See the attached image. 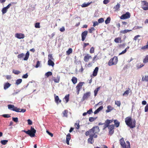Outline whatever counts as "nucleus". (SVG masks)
<instances>
[{
    "label": "nucleus",
    "instance_id": "1",
    "mask_svg": "<svg viewBox=\"0 0 148 148\" xmlns=\"http://www.w3.org/2000/svg\"><path fill=\"white\" fill-rule=\"evenodd\" d=\"M126 125L130 128H133L136 127V121L135 119L133 120L131 116H128L125 119Z\"/></svg>",
    "mask_w": 148,
    "mask_h": 148
},
{
    "label": "nucleus",
    "instance_id": "2",
    "mask_svg": "<svg viewBox=\"0 0 148 148\" xmlns=\"http://www.w3.org/2000/svg\"><path fill=\"white\" fill-rule=\"evenodd\" d=\"M8 108L9 109L16 112H22L23 113L25 112L26 111L25 109H20L18 108L17 107H15L14 105L9 104L8 105Z\"/></svg>",
    "mask_w": 148,
    "mask_h": 148
},
{
    "label": "nucleus",
    "instance_id": "3",
    "mask_svg": "<svg viewBox=\"0 0 148 148\" xmlns=\"http://www.w3.org/2000/svg\"><path fill=\"white\" fill-rule=\"evenodd\" d=\"M8 108L9 109L16 112H22L23 113L25 112L26 111L25 109H20L18 108L17 107H15L14 105L9 104L8 105Z\"/></svg>",
    "mask_w": 148,
    "mask_h": 148
},
{
    "label": "nucleus",
    "instance_id": "4",
    "mask_svg": "<svg viewBox=\"0 0 148 148\" xmlns=\"http://www.w3.org/2000/svg\"><path fill=\"white\" fill-rule=\"evenodd\" d=\"M120 143L122 148H131L130 142L128 141L125 142L123 138L120 139Z\"/></svg>",
    "mask_w": 148,
    "mask_h": 148
},
{
    "label": "nucleus",
    "instance_id": "5",
    "mask_svg": "<svg viewBox=\"0 0 148 148\" xmlns=\"http://www.w3.org/2000/svg\"><path fill=\"white\" fill-rule=\"evenodd\" d=\"M22 132L25 133L29 135L31 137H34L35 136L36 131L34 128L31 126L30 130H28L27 131H26L25 130H22Z\"/></svg>",
    "mask_w": 148,
    "mask_h": 148
},
{
    "label": "nucleus",
    "instance_id": "6",
    "mask_svg": "<svg viewBox=\"0 0 148 148\" xmlns=\"http://www.w3.org/2000/svg\"><path fill=\"white\" fill-rule=\"evenodd\" d=\"M118 62V58L116 56H114L111 58L108 61V64L109 66H111L116 65Z\"/></svg>",
    "mask_w": 148,
    "mask_h": 148
},
{
    "label": "nucleus",
    "instance_id": "7",
    "mask_svg": "<svg viewBox=\"0 0 148 148\" xmlns=\"http://www.w3.org/2000/svg\"><path fill=\"white\" fill-rule=\"evenodd\" d=\"M29 54L28 51H27L26 53L25 56L24 58L25 55L23 53H21L18 55L17 57L18 58L20 59V60L23 59V60H27L29 57Z\"/></svg>",
    "mask_w": 148,
    "mask_h": 148
},
{
    "label": "nucleus",
    "instance_id": "8",
    "mask_svg": "<svg viewBox=\"0 0 148 148\" xmlns=\"http://www.w3.org/2000/svg\"><path fill=\"white\" fill-rule=\"evenodd\" d=\"M141 8L144 10H148V2L146 1H141Z\"/></svg>",
    "mask_w": 148,
    "mask_h": 148
},
{
    "label": "nucleus",
    "instance_id": "9",
    "mask_svg": "<svg viewBox=\"0 0 148 148\" xmlns=\"http://www.w3.org/2000/svg\"><path fill=\"white\" fill-rule=\"evenodd\" d=\"M100 131V129L99 126H95L92 129H90V132H91L92 134H98Z\"/></svg>",
    "mask_w": 148,
    "mask_h": 148
},
{
    "label": "nucleus",
    "instance_id": "10",
    "mask_svg": "<svg viewBox=\"0 0 148 148\" xmlns=\"http://www.w3.org/2000/svg\"><path fill=\"white\" fill-rule=\"evenodd\" d=\"M84 83V82H80L77 85L76 88L77 95L79 94V91L82 88V86Z\"/></svg>",
    "mask_w": 148,
    "mask_h": 148
},
{
    "label": "nucleus",
    "instance_id": "11",
    "mask_svg": "<svg viewBox=\"0 0 148 148\" xmlns=\"http://www.w3.org/2000/svg\"><path fill=\"white\" fill-rule=\"evenodd\" d=\"M130 16V14L129 12H127L125 14L122 15L120 17V18L121 19H125L129 18Z\"/></svg>",
    "mask_w": 148,
    "mask_h": 148
},
{
    "label": "nucleus",
    "instance_id": "12",
    "mask_svg": "<svg viewBox=\"0 0 148 148\" xmlns=\"http://www.w3.org/2000/svg\"><path fill=\"white\" fill-rule=\"evenodd\" d=\"M114 125H110L108 127L109 134L110 135H112L114 132Z\"/></svg>",
    "mask_w": 148,
    "mask_h": 148
},
{
    "label": "nucleus",
    "instance_id": "13",
    "mask_svg": "<svg viewBox=\"0 0 148 148\" xmlns=\"http://www.w3.org/2000/svg\"><path fill=\"white\" fill-rule=\"evenodd\" d=\"M88 33V32L87 31H85L82 33L81 34L82 40V41H84L85 40L87 35Z\"/></svg>",
    "mask_w": 148,
    "mask_h": 148
},
{
    "label": "nucleus",
    "instance_id": "14",
    "mask_svg": "<svg viewBox=\"0 0 148 148\" xmlns=\"http://www.w3.org/2000/svg\"><path fill=\"white\" fill-rule=\"evenodd\" d=\"M91 93L90 92H87L84 94L82 97V100L84 101L85 99H87L90 96Z\"/></svg>",
    "mask_w": 148,
    "mask_h": 148
},
{
    "label": "nucleus",
    "instance_id": "15",
    "mask_svg": "<svg viewBox=\"0 0 148 148\" xmlns=\"http://www.w3.org/2000/svg\"><path fill=\"white\" fill-rule=\"evenodd\" d=\"M15 36L16 37L19 39H23L25 37L24 35L21 33H16L15 34Z\"/></svg>",
    "mask_w": 148,
    "mask_h": 148
},
{
    "label": "nucleus",
    "instance_id": "16",
    "mask_svg": "<svg viewBox=\"0 0 148 148\" xmlns=\"http://www.w3.org/2000/svg\"><path fill=\"white\" fill-rule=\"evenodd\" d=\"M54 96L55 97V101L56 103L58 104L59 103H61V101L60 99H59V97L58 96H57L56 94H54Z\"/></svg>",
    "mask_w": 148,
    "mask_h": 148
},
{
    "label": "nucleus",
    "instance_id": "17",
    "mask_svg": "<svg viewBox=\"0 0 148 148\" xmlns=\"http://www.w3.org/2000/svg\"><path fill=\"white\" fill-rule=\"evenodd\" d=\"M91 58V56L89 54H87L84 57V60L85 62H88L89 61V59Z\"/></svg>",
    "mask_w": 148,
    "mask_h": 148
},
{
    "label": "nucleus",
    "instance_id": "18",
    "mask_svg": "<svg viewBox=\"0 0 148 148\" xmlns=\"http://www.w3.org/2000/svg\"><path fill=\"white\" fill-rule=\"evenodd\" d=\"M71 134H68L66 136V143L68 145L69 144V140L71 139Z\"/></svg>",
    "mask_w": 148,
    "mask_h": 148
},
{
    "label": "nucleus",
    "instance_id": "19",
    "mask_svg": "<svg viewBox=\"0 0 148 148\" xmlns=\"http://www.w3.org/2000/svg\"><path fill=\"white\" fill-rule=\"evenodd\" d=\"M68 111L67 110H65L62 112V116L67 118L68 117Z\"/></svg>",
    "mask_w": 148,
    "mask_h": 148
},
{
    "label": "nucleus",
    "instance_id": "20",
    "mask_svg": "<svg viewBox=\"0 0 148 148\" xmlns=\"http://www.w3.org/2000/svg\"><path fill=\"white\" fill-rule=\"evenodd\" d=\"M98 70L99 68L98 67H96L95 68V69L94 70V71L93 72V73L92 74L93 76L95 77L97 75L98 71Z\"/></svg>",
    "mask_w": 148,
    "mask_h": 148
},
{
    "label": "nucleus",
    "instance_id": "21",
    "mask_svg": "<svg viewBox=\"0 0 148 148\" xmlns=\"http://www.w3.org/2000/svg\"><path fill=\"white\" fill-rule=\"evenodd\" d=\"M53 79L55 82L59 83L60 80V77L58 75L56 77H53Z\"/></svg>",
    "mask_w": 148,
    "mask_h": 148
},
{
    "label": "nucleus",
    "instance_id": "22",
    "mask_svg": "<svg viewBox=\"0 0 148 148\" xmlns=\"http://www.w3.org/2000/svg\"><path fill=\"white\" fill-rule=\"evenodd\" d=\"M11 84L8 82H6L4 84V89L5 90H6L8 88H9Z\"/></svg>",
    "mask_w": 148,
    "mask_h": 148
},
{
    "label": "nucleus",
    "instance_id": "23",
    "mask_svg": "<svg viewBox=\"0 0 148 148\" xmlns=\"http://www.w3.org/2000/svg\"><path fill=\"white\" fill-rule=\"evenodd\" d=\"M121 38L120 37L116 38L114 40V41L116 43H121Z\"/></svg>",
    "mask_w": 148,
    "mask_h": 148
},
{
    "label": "nucleus",
    "instance_id": "24",
    "mask_svg": "<svg viewBox=\"0 0 148 148\" xmlns=\"http://www.w3.org/2000/svg\"><path fill=\"white\" fill-rule=\"evenodd\" d=\"M90 138L88 139V143L90 144H92L94 143L93 138L90 135Z\"/></svg>",
    "mask_w": 148,
    "mask_h": 148
},
{
    "label": "nucleus",
    "instance_id": "25",
    "mask_svg": "<svg viewBox=\"0 0 148 148\" xmlns=\"http://www.w3.org/2000/svg\"><path fill=\"white\" fill-rule=\"evenodd\" d=\"M113 109V108H112L110 105L108 106H107V109L106 112L107 113H108L110 112Z\"/></svg>",
    "mask_w": 148,
    "mask_h": 148
},
{
    "label": "nucleus",
    "instance_id": "26",
    "mask_svg": "<svg viewBox=\"0 0 148 148\" xmlns=\"http://www.w3.org/2000/svg\"><path fill=\"white\" fill-rule=\"evenodd\" d=\"M48 64L49 65L51 66H53L55 64L54 62L51 60H48Z\"/></svg>",
    "mask_w": 148,
    "mask_h": 148
},
{
    "label": "nucleus",
    "instance_id": "27",
    "mask_svg": "<svg viewBox=\"0 0 148 148\" xmlns=\"http://www.w3.org/2000/svg\"><path fill=\"white\" fill-rule=\"evenodd\" d=\"M142 81H143L148 82V75L143 76L142 77Z\"/></svg>",
    "mask_w": 148,
    "mask_h": 148
},
{
    "label": "nucleus",
    "instance_id": "28",
    "mask_svg": "<svg viewBox=\"0 0 148 148\" xmlns=\"http://www.w3.org/2000/svg\"><path fill=\"white\" fill-rule=\"evenodd\" d=\"M120 4L119 3H118L114 7L113 9L115 11H118L120 8Z\"/></svg>",
    "mask_w": 148,
    "mask_h": 148
},
{
    "label": "nucleus",
    "instance_id": "29",
    "mask_svg": "<svg viewBox=\"0 0 148 148\" xmlns=\"http://www.w3.org/2000/svg\"><path fill=\"white\" fill-rule=\"evenodd\" d=\"M100 86L98 87V88L95 89V90H94V95L95 96H96L97 95V94L98 93V92L100 89Z\"/></svg>",
    "mask_w": 148,
    "mask_h": 148
},
{
    "label": "nucleus",
    "instance_id": "30",
    "mask_svg": "<svg viewBox=\"0 0 148 148\" xmlns=\"http://www.w3.org/2000/svg\"><path fill=\"white\" fill-rule=\"evenodd\" d=\"M128 90H126L124 92L123 94V96H127L128 94L130 93L129 90H130V89L129 88H128Z\"/></svg>",
    "mask_w": 148,
    "mask_h": 148
},
{
    "label": "nucleus",
    "instance_id": "31",
    "mask_svg": "<svg viewBox=\"0 0 148 148\" xmlns=\"http://www.w3.org/2000/svg\"><path fill=\"white\" fill-rule=\"evenodd\" d=\"M114 121L116 127H119L120 125L119 122L118 121L116 120H114Z\"/></svg>",
    "mask_w": 148,
    "mask_h": 148
},
{
    "label": "nucleus",
    "instance_id": "32",
    "mask_svg": "<svg viewBox=\"0 0 148 148\" xmlns=\"http://www.w3.org/2000/svg\"><path fill=\"white\" fill-rule=\"evenodd\" d=\"M72 81L74 84H75L77 82V79L75 77H73L71 79Z\"/></svg>",
    "mask_w": 148,
    "mask_h": 148
},
{
    "label": "nucleus",
    "instance_id": "33",
    "mask_svg": "<svg viewBox=\"0 0 148 148\" xmlns=\"http://www.w3.org/2000/svg\"><path fill=\"white\" fill-rule=\"evenodd\" d=\"M69 94H68V95H66L65 96V97H64V99H65L66 101V103H67L68 102V101H69Z\"/></svg>",
    "mask_w": 148,
    "mask_h": 148
},
{
    "label": "nucleus",
    "instance_id": "34",
    "mask_svg": "<svg viewBox=\"0 0 148 148\" xmlns=\"http://www.w3.org/2000/svg\"><path fill=\"white\" fill-rule=\"evenodd\" d=\"M103 125H104L103 126V130H105L106 128L107 127L108 128V127H109L110 126L107 123L105 122L104 123H103Z\"/></svg>",
    "mask_w": 148,
    "mask_h": 148
},
{
    "label": "nucleus",
    "instance_id": "35",
    "mask_svg": "<svg viewBox=\"0 0 148 148\" xmlns=\"http://www.w3.org/2000/svg\"><path fill=\"white\" fill-rule=\"evenodd\" d=\"M132 31V30H128V29H125L121 31L120 32V33L122 34H125V33H127L128 32H130L131 31Z\"/></svg>",
    "mask_w": 148,
    "mask_h": 148
},
{
    "label": "nucleus",
    "instance_id": "36",
    "mask_svg": "<svg viewBox=\"0 0 148 148\" xmlns=\"http://www.w3.org/2000/svg\"><path fill=\"white\" fill-rule=\"evenodd\" d=\"M143 62L144 63L148 62V55L146 56L143 60Z\"/></svg>",
    "mask_w": 148,
    "mask_h": 148
},
{
    "label": "nucleus",
    "instance_id": "37",
    "mask_svg": "<svg viewBox=\"0 0 148 148\" xmlns=\"http://www.w3.org/2000/svg\"><path fill=\"white\" fill-rule=\"evenodd\" d=\"M72 52V49L71 48H69L68 51H66V54L69 55Z\"/></svg>",
    "mask_w": 148,
    "mask_h": 148
},
{
    "label": "nucleus",
    "instance_id": "38",
    "mask_svg": "<svg viewBox=\"0 0 148 148\" xmlns=\"http://www.w3.org/2000/svg\"><path fill=\"white\" fill-rule=\"evenodd\" d=\"M22 82V79H17L16 82V85H18L21 83Z\"/></svg>",
    "mask_w": 148,
    "mask_h": 148
},
{
    "label": "nucleus",
    "instance_id": "39",
    "mask_svg": "<svg viewBox=\"0 0 148 148\" xmlns=\"http://www.w3.org/2000/svg\"><path fill=\"white\" fill-rule=\"evenodd\" d=\"M110 20H111V19H110V17H108L105 21V23L106 24H107L109 23L110 22Z\"/></svg>",
    "mask_w": 148,
    "mask_h": 148
},
{
    "label": "nucleus",
    "instance_id": "40",
    "mask_svg": "<svg viewBox=\"0 0 148 148\" xmlns=\"http://www.w3.org/2000/svg\"><path fill=\"white\" fill-rule=\"evenodd\" d=\"M97 118L96 117H90L89 118V120L90 122L94 121Z\"/></svg>",
    "mask_w": 148,
    "mask_h": 148
},
{
    "label": "nucleus",
    "instance_id": "41",
    "mask_svg": "<svg viewBox=\"0 0 148 148\" xmlns=\"http://www.w3.org/2000/svg\"><path fill=\"white\" fill-rule=\"evenodd\" d=\"M142 49L145 50L148 49V41L147 43V45L142 47L141 48Z\"/></svg>",
    "mask_w": 148,
    "mask_h": 148
},
{
    "label": "nucleus",
    "instance_id": "42",
    "mask_svg": "<svg viewBox=\"0 0 148 148\" xmlns=\"http://www.w3.org/2000/svg\"><path fill=\"white\" fill-rule=\"evenodd\" d=\"M52 73L51 72H48L46 73L45 74V75L47 77H48L49 76H51L52 75Z\"/></svg>",
    "mask_w": 148,
    "mask_h": 148
},
{
    "label": "nucleus",
    "instance_id": "43",
    "mask_svg": "<svg viewBox=\"0 0 148 148\" xmlns=\"http://www.w3.org/2000/svg\"><path fill=\"white\" fill-rule=\"evenodd\" d=\"M114 120L113 119L112 120H108L107 119L105 121V123H107L109 125L110 123H112Z\"/></svg>",
    "mask_w": 148,
    "mask_h": 148
},
{
    "label": "nucleus",
    "instance_id": "44",
    "mask_svg": "<svg viewBox=\"0 0 148 148\" xmlns=\"http://www.w3.org/2000/svg\"><path fill=\"white\" fill-rule=\"evenodd\" d=\"M115 104L118 106L120 107L121 105V102L120 101H115Z\"/></svg>",
    "mask_w": 148,
    "mask_h": 148
},
{
    "label": "nucleus",
    "instance_id": "45",
    "mask_svg": "<svg viewBox=\"0 0 148 148\" xmlns=\"http://www.w3.org/2000/svg\"><path fill=\"white\" fill-rule=\"evenodd\" d=\"M8 141V140H3L1 141V143L2 145H5L7 143Z\"/></svg>",
    "mask_w": 148,
    "mask_h": 148
},
{
    "label": "nucleus",
    "instance_id": "46",
    "mask_svg": "<svg viewBox=\"0 0 148 148\" xmlns=\"http://www.w3.org/2000/svg\"><path fill=\"white\" fill-rule=\"evenodd\" d=\"M7 11V8H5V7H4L3 8L2 10V14H3L5 13Z\"/></svg>",
    "mask_w": 148,
    "mask_h": 148
},
{
    "label": "nucleus",
    "instance_id": "47",
    "mask_svg": "<svg viewBox=\"0 0 148 148\" xmlns=\"http://www.w3.org/2000/svg\"><path fill=\"white\" fill-rule=\"evenodd\" d=\"M74 126L77 129H78L79 128L80 125L79 122L75 123L74 124Z\"/></svg>",
    "mask_w": 148,
    "mask_h": 148
},
{
    "label": "nucleus",
    "instance_id": "48",
    "mask_svg": "<svg viewBox=\"0 0 148 148\" xmlns=\"http://www.w3.org/2000/svg\"><path fill=\"white\" fill-rule=\"evenodd\" d=\"M13 73L15 74L18 75L20 73V72L18 70H14L12 71Z\"/></svg>",
    "mask_w": 148,
    "mask_h": 148
},
{
    "label": "nucleus",
    "instance_id": "49",
    "mask_svg": "<svg viewBox=\"0 0 148 148\" xmlns=\"http://www.w3.org/2000/svg\"><path fill=\"white\" fill-rule=\"evenodd\" d=\"M90 3H84L83 4H82V7H86L90 4Z\"/></svg>",
    "mask_w": 148,
    "mask_h": 148
},
{
    "label": "nucleus",
    "instance_id": "50",
    "mask_svg": "<svg viewBox=\"0 0 148 148\" xmlns=\"http://www.w3.org/2000/svg\"><path fill=\"white\" fill-rule=\"evenodd\" d=\"M142 28V26H135L134 27L133 29H132L133 30H136L137 29H140V28Z\"/></svg>",
    "mask_w": 148,
    "mask_h": 148
},
{
    "label": "nucleus",
    "instance_id": "51",
    "mask_svg": "<svg viewBox=\"0 0 148 148\" xmlns=\"http://www.w3.org/2000/svg\"><path fill=\"white\" fill-rule=\"evenodd\" d=\"M40 23H36L35 24V27L36 28H40Z\"/></svg>",
    "mask_w": 148,
    "mask_h": 148
},
{
    "label": "nucleus",
    "instance_id": "52",
    "mask_svg": "<svg viewBox=\"0 0 148 148\" xmlns=\"http://www.w3.org/2000/svg\"><path fill=\"white\" fill-rule=\"evenodd\" d=\"M125 45V44L124 43L119 45L118 47L120 48L122 47H124Z\"/></svg>",
    "mask_w": 148,
    "mask_h": 148
},
{
    "label": "nucleus",
    "instance_id": "53",
    "mask_svg": "<svg viewBox=\"0 0 148 148\" xmlns=\"http://www.w3.org/2000/svg\"><path fill=\"white\" fill-rule=\"evenodd\" d=\"M48 60H54V59L53 58L52 54H49L48 55Z\"/></svg>",
    "mask_w": 148,
    "mask_h": 148
},
{
    "label": "nucleus",
    "instance_id": "54",
    "mask_svg": "<svg viewBox=\"0 0 148 148\" xmlns=\"http://www.w3.org/2000/svg\"><path fill=\"white\" fill-rule=\"evenodd\" d=\"M88 30L89 32L91 33L93 31L95 30V29L94 27H92L90 29H89Z\"/></svg>",
    "mask_w": 148,
    "mask_h": 148
},
{
    "label": "nucleus",
    "instance_id": "55",
    "mask_svg": "<svg viewBox=\"0 0 148 148\" xmlns=\"http://www.w3.org/2000/svg\"><path fill=\"white\" fill-rule=\"evenodd\" d=\"M90 52L91 53H92L94 52V48L93 47L91 48L90 51Z\"/></svg>",
    "mask_w": 148,
    "mask_h": 148
},
{
    "label": "nucleus",
    "instance_id": "56",
    "mask_svg": "<svg viewBox=\"0 0 148 148\" xmlns=\"http://www.w3.org/2000/svg\"><path fill=\"white\" fill-rule=\"evenodd\" d=\"M89 134H92V132H90V130H89L88 131H87L85 133V135L86 136H88L89 135Z\"/></svg>",
    "mask_w": 148,
    "mask_h": 148
},
{
    "label": "nucleus",
    "instance_id": "57",
    "mask_svg": "<svg viewBox=\"0 0 148 148\" xmlns=\"http://www.w3.org/2000/svg\"><path fill=\"white\" fill-rule=\"evenodd\" d=\"M93 112L92 109V108L88 110L87 111V113L88 114H91Z\"/></svg>",
    "mask_w": 148,
    "mask_h": 148
},
{
    "label": "nucleus",
    "instance_id": "58",
    "mask_svg": "<svg viewBox=\"0 0 148 148\" xmlns=\"http://www.w3.org/2000/svg\"><path fill=\"white\" fill-rule=\"evenodd\" d=\"M104 21V19L103 18H101L99 19L98 20V21L99 23H102Z\"/></svg>",
    "mask_w": 148,
    "mask_h": 148
},
{
    "label": "nucleus",
    "instance_id": "59",
    "mask_svg": "<svg viewBox=\"0 0 148 148\" xmlns=\"http://www.w3.org/2000/svg\"><path fill=\"white\" fill-rule=\"evenodd\" d=\"M2 116L5 118H9L10 116L9 114H4L2 115Z\"/></svg>",
    "mask_w": 148,
    "mask_h": 148
},
{
    "label": "nucleus",
    "instance_id": "60",
    "mask_svg": "<svg viewBox=\"0 0 148 148\" xmlns=\"http://www.w3.org/2000/svg\"><path fill=\"white\" fill-rule=\"evenodd\" d=\"M12 120L15 122L17 123L18 122V118L17 117H13Z\"/></svg>",
    "mask_w": 148,
    "mask_h": 148
},
{
    "label": "nucleus",
    "instance_id": "61",
    "mask_svg": "<svg viewBox=\"0 0 148 148\" xmlns=\"http://www.w3.org/2000/svg\"><path fill=\"white\" fill-rule=\"evenodd\" d=\"M14 3H12L9 4L7 6H6L5 7L7 9H8L10 8V7L12 5V4H13Z\"/></svg>",
    "mask_w": 148,
    "mask_h": 148
},
{
    "label": "nucleus",
    "instance_id": "62",
    "mask_svg": "<svg viewBox=\"0 0 148 148\" xmlns=\"http://www.w3.org/2000/svg\"><path fill=\"white\" fill-rule=\"evenodd\" d=\"M40 65V62L39 61H38L37 62L36 65L35 67L37 68L39 67Z\"/></svg>",
    "mask_w": 148,
    "mask_h": 148
},
{
    "label": "nucleus",
    "instance_id": "63",
    "mask_svg": "<svg viewBox=\"0 0 148 148\" xmlns=\"http://www.w3.org/2000/svg\"><path fill=\"white\" fill-rule=\"evenodd\" d=\"M144 65L143 64H138L137 67L138 69L144 66Z\"/></svg>",
    "mask_w": 148,
    "mask_h": 148
},
{
    "label": "nucleus",
    "instance_id": "64",
    "mask_svg": "<svg viewBox=\"0 0 148 148\" xmlns=\"http://www.w3.org/2000/svg\"><path fill=\"white\" fill-rule=\"evenodd\" d=\"M145 112H147L148 111V104H147L145 107Z\"/></svg>",
    "mask_w": 148,
    "mask_h": 148
}]
</instances>
